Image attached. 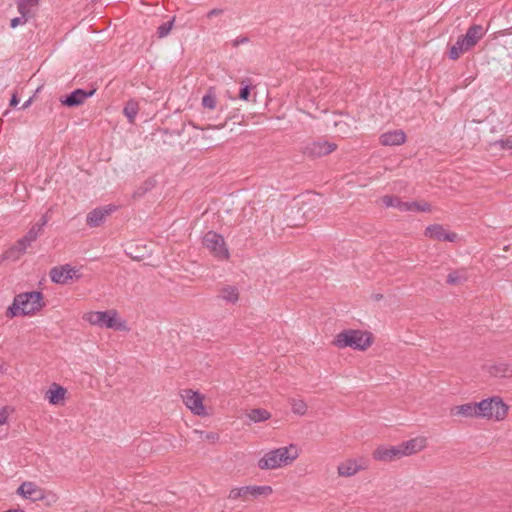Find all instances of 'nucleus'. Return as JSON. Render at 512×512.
<instances>
[{
	"mask_svg": "<svg viewBox=\"0 0 512 512\" xmlns=\"http://www.w3.org/2000/svg\"><path fill=\"white\" fill-rule=\"evenodd\" d=\"M44 306L45 301L42 292H22L14 297L12 304L6 309L5 316L9 319L18 316H34Z\"/></svg>",
	"mask_w": 512,
	"mask_h": 512,
	"instance_id": "obj_1",
	"label": "nucleus"
},
{
	"mask_svg": "<svg viewBox=\"0 0 512 512\" xmlns=\"http://www.w3.org/2000/svg\"><path fill=\"white\" fill-rule=\"evenodd\" d=\"M301 449L297 444L271 449L258 460L257 467L260 470H276L292 465L300 456Z\"/></svg>",
	"mask_w": 512,
	"mask_h": 512,
	"instance_id": "obj_2",
	"label": "nucleus"
},
{
	"mask_svg": "<svg viewBox=\"0 0 512 512\" xmlns=\"http://www.w3.org/2000/svg\"><path fill=\"white\" fill-rule=\"evenodd\" d=\"M372 343L373 338L370 332L355 329L343 330L332 341V345L338 349L350 347L359 351L367 350Z\"/></svg>",
	"mask_w": 512,
	"mask_h": 512,
	"instance_id": "obj_3",
	"label": "nucleus"
},
{
	"mask_svg": "<svg viewBox=\"0 0 512 512\" xmlns=\"http://www.w3.org/2000/svg\"><path fill=\"white\" fill-rule=\"evenodd\" d=\"M82 319L92 326L99 328L128 331L129 328L124 319L119 316L116 309L106 311H89L83 314Z\"/></svg>",
	"mask_w": 512,
	"mask_h": 512,
	"instance_id": "obj_4",
	"label": "nucleus"
},
{
	"mask_svg": "<svg viewBox=\"0 0 512 512\" xmlns=\"http://www.w3.org/2000/svg\"><path fill=\"white\" fill-rule=\"evenodd\" d=\"M485 33L486 30L482 25L470 26L466 34L459 36L456 43L449 49V58L458 60L462 54L471 50L484 37Z\"/></svg>",
	"mask_w": 512,
	"mask_h": 512,
	"instance_id": "obj_5",
	"label": "nucleus"
},
{
	"mask_svg": "<svg viewBox=\"0 0 512 512\" xmlns=\"http://www.w3.org/2000/svg\"><path fill=\"white\" fill-rule=\"evenodd\" d=\"M479 417L488 421H504L509 414L510 407L502 397L492 396L478 402Z\"/></svg>",
	"mask_w": 512,
	"mask_h": 512,
	"instance_id": "obj_6",
	"label": "nucleus"
},
{
	"mask_svg": "<svg viewBox=\"0 0 512 512\" xmlns=\"http://www.w3.org/2000/svg\"><path fill=\"white\" fill-rule=\"evenodd\" d=\"M273 488L269 485H247L233 487L229 490L227 498L231 501H252L260 497L267 498L273 494Z\"/></svg>",
	"mask_w": 512,
	"mask_h": 512,
	"instance_id": "obj_7",
	"label": "nucleus"
},
{
	"mask_svg": "<svg viewBox=\"0 0 512 512\" xmlns=\"http://www.w3.org/2000/svg\"><path fill=\"white\" fill-rule=\"evenodd\" d=\"M370 460L365 456L349 457L337 465V475L343 478H350L362 471L368 470Z\"/></svg>",
	"mask_w": 512,
	"mask_h": 512,
	"instance_id": "obj_8",
	"label": "nucleus"
},
{
	"mask_svg": "<svg viewBox=\"0 0 512 512\" xmlns=\"http://www.w3.org/2000/svg\"><path fill=\"white\" fill-rule=\"evenodd\" d=\"M202 243L214 257L221 260H227L229 258V251L222 235L214 231H208L204 235Z\"/></svg>",
	"mask_w": 512,
	"mask_h": 512,
	"instance_id": "obj_9",
	"label": "nucleus"
},
{
	"mask_svg": "<svg viewBox=\"0 0 512 512\" xmlns=\"http://www.w3.org/2000/svg\"><path fill=\"white\" fill-rule=\"evenodd\" d=\"M180 397L185 406L194 414L200 417L208 415L206 407L204 406V396L192 389H183L180 392Z\"/></svg>",
	"mask_w": 512,
	"mask_h": 512,
	"instance_id": "obj_10",
	"label": "nucleus"
},
{
	"mask_svg": "<svg viewBox=\"0 0 512 512\" xmlns=\"http://www.w3.org/2000/svg\"><path fill=\"white\" fill-rule=\"evenodd\" d=\"M382 203L386 207H394L399 211H421V212H430L431 206L427 202L418 203V202H404L397 196L385 195L382 197Z\"/></svg>",
	"mask_w": 512,
	"mask_h": 512,
	"instance_id": "obj_11",
	"label": "nucleus"
},
{
	"mask_svg": "<svg viewBox=\"0 0 512 512\" xmlns=\"http://www.w3.org/2000/svg\"><path fill=\"white\" fill-rule=\"evenodd\" d=\"M51 280L57 284H67L70 280L81 278L79 269L69 264L54 267L50 271Z\"/></svg>",
	"mask_w": 512,
	"mask_h": 512,
	"instance_id": "obj_12",
	"label": "nucleus"
},
{
	"mask_svg": "<svg viewBox=\"0 0 512 512\" xmlns=\"http://www.w3.org/2000/svg\"><path fill=\"white\" fill-rule=\"evenodd\" d=\"M372 459L376 462L389 463L402 457L399 445H379L372 451Z\"/></svg>",
	"mask_w": 512,
	"mask_h": 512,
	"instance_id": "obj_13",
	"label": "nucleus"
},
{
	"mask_svg": "<svg viewBox=\"0 0 512 512\" xmlns=\"http://www.w3.org/2000/svg\"><path fill=\"white\" fill-rule=\"evenodd\" d=\"M17 494L24 499L33 502L41 501L46 498V491L31 481L23 482L17 489Z\"/></svg>",
	"mask_w": 512,
	"mask_h": 512,
	"instance_id": "obj_14",
	"label": "nucleus"
},
{
	"mask_svg": "<svg viewBox=\"0 0 512 512\" xmlns=\"http://www.w3.org/2000/svg\"><path fill=\"white\" fill-rule=\"evenodd\" d=\"M424 235L437 241L455 242L458 239V235L455 232L448 231L440 224H433L426 227Z\"/></svg>",
	"mask_w": 512,
	"mask_h": 512,
	"instance_id": "obj_15",
	"label": "nucleus"
},
{
	"mask_svg": "<svg viewBox=\"0 0 512 512\" xmlns=\"http://www.w3.org/2000/svg\"><path fill=\"white\" fill-rule=\"evenodd\" d=\"M402 457L412 456L424 450L427 447V438L417 436L415 438L403 441L399 444Z\"/></svg>",
	"mask_w": 512,
	"mask_h": 512,
	"instance_id": "obj_16",
	"label": "nucleus"
},
{
	"mask_svg": "<svg viewBox=\"0 0 512 512\" xmlns=\"http://www.w3.org/2000/svg\"><path fill=\"white\" fill-rule=\"evenodd\" d=\"M337 149V145L328 141H315L305 147L304 153L310 157H322Z\"/></svg>",
	"mask_w": 512,
	"mask_h": 512,
	"instance_id": "obj_17",
	"label": "nucleus"
},
{
	"mask_svg": "<svg viewBox=\"0 0 512 512\" xmlns=\"http://www.w3.org/2000/svg\"><path fill=\"white\" fill-rule=\"evenodd\" d=\"M478 402H468L450 408V415L453 417L480 419Z\"/></svg>",
	"mask_w": 512,
	"mask_h": 512,
	"instance_id": "obj_18",
	"label": "nucleus"
},
{
	"mask_svg": "<svg viewBox=\"0 0 512 512\" xmlns=\"http://www.w3.org/2000/svg\"><path fill=\"white\" fill-rule=\"evenodd\" d=\"M116 210V206L107 205L98 207L90 211L87 215L86 222L89 227H99L112 212Z\"/></svg>",
	"mask_w": 512,
	"mask_h": 512,
	"instance_id": "obj_19",
	"label": "nucleus"
},
{
	"mask_svg": "<svg viewBox=\"0 0 512 512\" xmlns=\"http://www.w3.org/2000/svg\"><path fill=\"white\" fill-rule=\"evenodd\" d=\"M406 141V134L403 130L397 129L385 132L380 135L379 142L383 146H397L402 145Z\"/></svg>",
	"mask_w": 512,
	"mask_h": 512,
	"instance_id": "obj_20",
	"label": "nucleus"
},
{
	"mask_svg": "<svg viewBox=\"0 0 512 512\" xmlns=\"http://www.w3.org/2000/svg\"><path fill=\"white\" fill-rule=\"evenodd\" d=\"M95 90L85 91L83 89H76L70 93L61 103L68 107H75L83 104L87 98L94 94Z\"/></svg>",
	"mask_w": 512,
	"mask_h": 512,
	"instance_id": "obj_21",
	"label": "nucleus"
},
{
	"mask_svg": "<svg viewBox=\"0 0 512 512\" xmlns=\"http://www.w3.org/2000/svg\"><path fill=\"white\" fill-rule=\"evenodd\" d=\"M67 390L57 383L51 384L49 389L45 393V399L52 405H58L63 403Z\"/></svg>",
	"mask_w": 512,
	"mask_h": 512,
	"instance_id": "obj_22",
	"label": "nucleus"
},
{
	"mask_svg": "<svg viewBox=\"0 0 512 512\" xmlns=\"http://www.w3.org/2000/svg\"><path fill=\"white\" fill-rule=\"evenodd\" d=\"M28 246L20 239L3 253V260L17 261L26 252Z\"/></svg>",
	"mask_w": 512,
	"mask_h": 512,
	"instance_id": "obj_23",
	"label": "nucleus"
},
{
	"mask_svg": "<svg viewBox=\"0 0 512 512\" xmlns=\"http://www.w3.org/2000/svg\"><path fill=\"white\" fill-rule=\"evenodd\" d=\"M219 298L227 303L235 304L239 300V291L235 286L227 285L220 289Z\"/></svg>",
	"mask_w": 512,
	"mask_h": 512,
	"instance_id": "obj_24",
	"label": "nucleus"
},
{
	"mask_svg": "<svg viewBox=\"0 0 512 512\" xmlns=\"http://www.w3.org/2000/svg\"><path fill=\"white\" fill-rule=\"evenodd\" d=\"M510 365L506 362H499L488 367V373L493 377L508 378Z\"/></svg>",
	"mask_w": 512,
	"mask_h": 512,
	"instance_id": "obj_25",
	"label": "nucleus"
},
{
	"mask_svg": "<svg viewBox=\"0 0 512 512\" xmlns=\"http://www.w3.org/2000/svg\"><path fill=\"white\" fill-rule=\"evenodd\" d=\"M39 0H18L17 9L18 12L29 18L33 15V9L38 6Z\"/></svg>",
	"mask_w": 512,
	"mask_h": 512,
	"instance_id": "obj_26",
	"label": "nucleus"
},
{
	"mask_svg": "<svg viewBox=\"0 0 512 512\" xmlns=\"http://www.w3.org/2000/svg\"><path fill=\"white\" fill-rule=\"evenodd\" d=\"M246 417L253 423L264 422L271 418V413L263 408L252 409L247 412Z\"/></svg>",
	"mask_w": 512,
	"mask_h": 512,
	"instance_id": "obj_27",
	"label": "nucleus"
},
{
	"mask_svg": "<svg viewBox=\"0 0 512 512\" xmlns=\"http://www.w3.org/2000/svg\"><path fill=\"white\" fill-rule=\"evenodd\" d=\"M139 112L138 102L135 100H129L123 109L124 115L127 117L128 122L133 124L135 122V118Z\"/></svg>",
	"mask_w": 512,
	"mask_h": 512,
	"instance_id": "obj_28",
	"label": "nucleus"
},
{
	"mask_svg": "<svg viewBox=\"0 0 512 512\" xmlns=\"http://www.w3.org/2000/svg\"><path fill=\"white\" fill-rule=\"evenodd\" d=\"M468 276L465 269H458L450 272L447 276V283L450 285H458L467 281Z\"/></svg>",
	"mask_w": 512,
	"mask_h": 512,
	"instance_id": "obj_29",
	"label": "nucleus"
},
{
	"mask_svg": "<svg viewBox=\"0 0 512 512\" xmlns=\"http://www.w3.org/2000/svg\"><path fill=\"white\" fill-rule=\"evenodd\" d=\"M289 403L294 414L303 416L307 413L308 406L304 400L300 398H292L289 400Z\"/></svg>",
	"mask_w": 512,
	"mask_h": 512,
	"instance_id": "obj_30",
	"label": "nucleus"
},
{
	"mask_svg": "<svg viewBox=\"0 0 512 512\" xmlns=\"http://www.w3.org/2000/svg\"><path fill=\"white\" fill-rule=\"evenodd\" d=\"M217 98L215 91L212 87H210L207 93L202 98V106L209 110H214L216 108Z\"/></svg>",
	"mask_w": 512,
	"mask_h": 512,
	"instance_id": "obj_31",
	"label": "nucleus"
},
{
	"mask_svg": "<svg viewBox=\"0 0 512 512\" xmlns=\"http://www.w3.org/2000/svg\"><path fill=\"white\" fill-rule=\"evenodd\" d=\"M41 232L42 230L36 224H34L26 233V235L20 238V240L23 241V243H25L29 247L31 243L38 238Z\"/></svg>",
	"mask_w": 512,
	"mask_h": 512,
	"instance_id": "obj_32",
	"label": "nucleus"
},
{
	"mask_svg": "<svg viewBox=\"0 0 512 512\" xmlns=\"http://www.w3.org/2000/svg\"><path fill=\"white\" fill-rule=\"evenodd\" d=\"M174 19L162 23L157 29V35L159 38L166 37L172 30Z\"/></svg>",
	"mask_w": 512,
	"mask_h": 512,
	"instance_id": "obj_33",
	"label": "nucleus"
},
{
	"mask_svg": "<svg viewBox=\"0 0 512 512\" xmlns=\"http://www.w3.org/2000/svg\"><path fill=\"white\" fill-rule=\"evenodd\" d=\"M243 87L240 89L239 98L241 100L247 101L250 95L251 83L249 79H245L241 81Z\"/></svg>",
	"mask_w": 512,
	"mask_h": 512,
	"instance_id": "obj_34",
	"label": "nucleus"
},
{
	"mask_svg": "<svg viewBox=\"0 0 512 512\" xmlns=\"http://www.w3.org/2000/svg\"><path fill=\"white\" fill-rule=\"evenodd\" d=\"M12 409L8 406L0 407V426L8 422Z\"/></svg>",
	"mask_w": 512,
	"mask_h": 512,
	"instance_id": "obj_35",
	"label": "nucleus"
},
{
	"mask_svg": "<svg viewBox=\"0 0 512 512\" xmlns=\"http://www.w3.org/2000/svg\"><path fill=\"white\" fill-rule=\"evenodd\" d=\"M494 144L498 145L503 150H512V136L497 140Z\"/></svg>",
	"mask_w": 512,
	"mask_h": 512,
	"instance_id": "obj_36",
	"label": "nucleus"
},
{
	"mask_svg": "<svg viewBox=\"0 0 512 512\" xmlns=\"http://www.w3.org/2000/svg\"><path fill=\"white\" fill-rule=\"evenodd\" d=\"M28 18L21 15L20 17L13 18L10 22L11 28H16L19 25L25 24Z\"/></svg>",
	"mask_w": 512,
	"mask_h": 512,
	"instance_id": "obj_37",
	"label": "nucleus"
},
{
	"mask_svg": "<svg viewBox=\"0 0 512 512\" xmlns=\"http://www.w3.org/2000/svg\"><path fill=\"white\" fill-rule=\"evenodd\" d=\"M335 126L338 127L339 132L342 133L343 136H347L349 133V126L347 123L343 121L335 122Z\"/></svg>",
	"mask_w": 512,
	"mask_h": 512,
	"instance_id": "obj_38",
	"label": "nucleus"
},
{
	"mask_svg": "<svg viewBox=\"0 0 512 512\" xmlns=\"http://www.w3.org/2000/svg\"><path fill=\"white\" fill-rule=\"evenodd\" d=\"M249 42V38L246 36H238L236 39L232 41L233 47H238L242 44H246Z\"/></svg>",
	"mask_w": 512,
	"mask_h": 512,
	"instance_id": "obj_39",
	"label": "nucleus"
},
{
	"mask_svg": "<svg viewBox=\"0 0 512 512\" xmlns=\"http://www.w3.org/2000/svg\"><path fill=\"white\" fill-rule=\"evenodd\" d=\"M205 439L211 442H216L219 439V435L215 432H209L205 435Z\"/></svg>",
	"mask_w": 512,
	"mask_h": 512,
	"instance_id": "obj_40",
	"label": "nucleus"
},
{
	"mask_svg": "<svg viewBox=\"0 0 512 512\" xmlns=\"http://www.w3.org/2000/svg\"><path fill=\"white\" fill-rule=\"evenodd\" d=\"M223 13L222 9H212L207 13V18H212L214 16L221 15Z\"/></svg>",
	"mask_w": 512,
	"mask_h": 512,
	"instance_id": "obj_41",
	"label": "nucleus"
},
{
	"mask_svg": "<svg viewBox=\"0 0 512 512\" xmlns=\"http://www.w3.org/2000/svg\"><path fill=\"white\" fill-rule=\"evenodd\" d=\"M47 222H48V217H47V215H43V216L41 217V219L39 220V222H38V223H36V225H37L41 230H43V227L47 224Z\"/></svg>",
	"mask_w": 512,
	"mask_h": 512,
	"instance_id": "obj_42",
	"label": "nucleus"
},
{
	"mask_svg": "<svg viewBox=\"0 0 512 512\" xmlns=\"http://www.w3.org/2000/svg\"><path fill=\"white\" fill-rule=\"evenodd\" d=\"M46 497H49V501L55 503L58 500V497L55 493L46 492Z\"/></svg>",
	"mask_w": 512,
	"mask_h": 512,
	"instance_id": "obj_43",
	"label": "nucleus"
},
{
	"mask_svg": "<svg viewBox=\"0 0 512 512\" xmlns=\"http://www.w3.org/2000/svg\"><path fill=\"white\" fill-rule=\"evenodd\" d=\"M18 103H19V98L17 97V94H16V93H14V94L12 95L11 100H10V105H11V106H16Z\"/></svg>",
	"mask_w": 512,
	"mask_h": 512,
	"instance_id": "obj_44",
	"label": "nucleus"
},
{
	"mask_svg": "<svg viewBox=\"0 0 512 512\" xmlns=\"http://www.w3.org/2000/svg\"><path fill=\"white\" fill-rule=\"evenodd\" d=\"M32 103V98H29L21 107V109L25 110L27 109Z\"/></svg>",
	"mask_w": 512,
	"mask_h": 512,
	"instance_id": "obj_45",
	"label": "nucleus"
},
{
	"mask_svg": "<svg viewBox=\"0 0 512 512\" xmlns=\"http://www.w3.org/2000/svg\"><path fill=\"white\" fill-rule=\"evenodd\" d=\"M508 378H512V367H510V370H509V373H508Z\"/></svg>",
	"mask_w": 512,
	"mask_h": 512,
	"instance_id": "obj_46",
	"label": "nucleus"
},
{
	"mask_svg": "<svg viewBox=\"0 0 512 512\" xmlns=\"http://www.w3.org/2000/svg\"><path fill=\"white\" fill-rule=\"evenodd\" d=\"M303 215L306 216L307 219H311L313 216L306 215V211L303 212Z\"/></svg>",
	"mask_w": 512,
	"mask_h": 512,
	"instance_id": "obj_47",
	"label": "nucleus"
},
{
	"mask_svg": "<svg viewBox=\"0 0 512 512\" xmlns=\"http://www.w3.org/2000/svg\"><path fill=\"white\" fill-rule=\"evenodd\" d=\"M145 184L147 185L145 190H149V186H151L152 184L151 183H145Z\"/></svg>",
	"mask_w": 512,
	"mask_h": 512,
	"instance_id": "obj_48",
	"label": "nucleus"
},
{
	"mask_svg": "<svg viewBox=\"0 0 512 512\" xmlns=\"http://www.w3.org/2000/svg\"><path fill=\"white\" fill-rule=\"evenodd\" d=\"M194 432H195V433L203 434V432H202V431H199V430H195Z\"/></svg>",
	"mask_w": 512,
	"mask_h": 512,
	"instance_id": "obj_49",
	"label": "nucleus"
},
{
	"mask_svg": "<svg viewBox=\"0 0 512 512\" xmlns=\"http://www.w3.org/2000/svg\"><path fill=\"white\" fill-rule=\"evenodd\" d=\"M382 298V295H377L376 296V299H381Z\"/></svg>",
	"mask_w": 512,
	"mask_h": 512,
	"instance_id": "obj_50",
	"label": "nucleus"
}]
</instances>
